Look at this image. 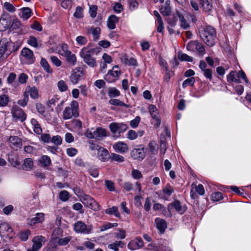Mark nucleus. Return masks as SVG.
Here are the masks:
<instances>
[{"instance_id": "nucleus-1", "label": "nucleus", "mask_w": 251, "mask_h": 251, "mask_svg": "<svg viewBox=\"0 0 251 251\" xmlns=\"http://www.w3.org/2000/svg\"><path fill=\"white\" fill-rule=\"evenodd\" d=\"M200 35L202 40L208 46H213L215 44L216 32L213 27L207 26L200 31Z\"/></svg>"}, {"instance_id": "nucleus-2", "label": "nucleus", "mask_w": 251, "mask_h": 251, "mask_svg": "<svg viewBox=\"0 0 251 251\" xmlns=\"http://www.w3.org/2000/svg\"><path fill=\"white\" fill-rule=\"evenodd\" d=\"M11 47H15V43L9 39L3 38L0 41V62L6 59L12 52Z\"/></svg>"}, {"instance_id": "nucleus-3", "label": "nucleus", "mask_w": 251, "mask_h": 251, "mask_svg": "<svg viewBox=\"0 0 251 251\" xmlns=\"http://www.w3.org/2000/svg\"><path fill=\"white\" fill-rule=\"evenodd\" d=\"M96 51V49H89L87 47H84L81 49L80 52V55L83 58V61L92 67H94L97 65L95 59L92 56Z\"/></svg>"}, {"instance_id": "nucleus-4", "label": "nucleus", "mask_w": 251, "mask_h": 251, "mask_svg": "<svg viewBox=\"0 0 251 251\" xmlns=\"http://www.w3.org/2000/svg\"><path fill=\"white\" fill-rule=\"evenodd\" d=\"M88 130L86 135L89 138H95L96 139L100 140L101 138L108 136L109 133L107 131L102 127H98L95 130Z\"/></svg>"}, {"instance_id": "nucleus-5", "label": "nucleus", "mask_w": 251, "mask_h": 251, "mask_svg": "<svg viewBox=\"0 0 251 251\" xmlns=\"http://www.w3.org/2000/svg\"><path fill=\"white\" fill-rule=\"evenodd\" d=\"M81 201L87 207L94 211H98L100 209V205L91 197L87 195H84L81 198Z\"/></svg>"}, {"instance_id": "nucleus-6", "label": "nucleus", "mask_w": 251, "mask_h": 251, "mask_svg": "<svg viewBox=\"0 0 251 251\" xmlns=\"http://www.w3.org/2000/svg\"><path fill=\"white\" fill-rule=\"evenodd\" d=\"M11 114L15 121H25L26 118V114L24 110L18 105H14L11 108Z\"/></svg>"}, {"instance_id": "nucleus-7", "label": "nucleus", "mask_w": 251, "mask_h": 251, "mask_svg": "<svg viewBox=\"0 0 251 251\" xmlns=\"http://www.w3.org/2000/svg\"><path fill=\"white\" fill-rule=\"evenodd\" d=\"M74 229L75 232L83 234H89L91 232V227L87 226L82 221H78L74 224Z\"/></svg>"}, {"instance_id": "nucleus-8", "label": "nucleus", "mask_w": 251, "mask_h": 251, "mask_svg": "<svg viewBox=\"0 0 251 251\" xmlns=\"http://www.w3.org/2000/svg\"><path fill=\"white\" fill-rule=\"evenodd\" d=\"M109 127L112 133H118L120 134L121 133L125 132L128 127L126 124L113 122L109 125Z\"/></svg>"}, {"instance_id": "nucleus-9", "label": "nucleus", "mask_w": 251, "mask_h": 251, "mask_svg": "<svg viewBox=\"0 0 251 251\" xmlns=\"http://www.w3.org/2000/svg\"><path fill=\"white\" fill-rule=\"evenodd\" d=\"M21 55L26 60L27 63L30 64L34 62L35 58L33 51L27 48H24L21 51Z\"/></svg>"}, {"instance_id": "nucleus-10", "label": "nucleus", "mask_w": 251, "mask_h": 251, "mask_svg": "<svg viewBox=\"0 0 251 251\" xmlns=\"http://www.w3.org/2000/svg\"><path fill=\"white\" fill-rule=\"evenodd\" d=\"M131 156L134 159L142 160L145 156V151L143 148L134 149L131 151Z\"/></svg>"}, {"instance_id": "nucleus-11", "label": "nucleus", "mask_w": 251, "mask_h": 251, "mask_svg": "<svg viewBox=\"0 0 251 251\" xmlns=\"http://www.w3.org/2000/svg\"><path fill=\"white\" fill-rule=\"evenodd\" d=\"M45 219V214L43 213H37L35 214V217L28 219V224L30 226H33L36 224L42 223Z\"/></svg>"}, {"instance_id": "nucleus-12", "label": "nucleus", "mask_w": 251, "mask_h": 251, "mask_svg": "<svg viewBox=\"0 0 251 251\" xmlns=\"http://www.w3.org/2000/svg\"><path fill=\"white\" fill-rule=\"evenodd\" d=\"M143 246V241L141 238L137 237L134 240L130 242L127 247L131 250H135Z\"/></svg>"}, {"instance_id": "nucleus-13", "label": "nucleus", "mask_w": 251, "mask_h": 251, "mask_svg": "<svg viewBox=\"0 0 251 251\" xmlns=\"http://www.w3.org/2000/svg\"><path fill=\"white\" fill-rule=\"evenodd\" d=\"M79 115L78 111H75L70 107H66L63 111V118L65 120L69 119L73 117H77Z\"/></svg>"}, {"instance_id": "nucleus-14", "label": "nucleus", "mask_w": 251, "mask_h": 251, "mask_svg": "<svg viewBox=\"0 0 251 251\" xmlns=\"http://www.w3.org/2000/svg\"><path fill=\"white\" fill-rule=\"evenodd\" d=\"M32 241L33 248L39 250L42 247L43 244L46 242V239L42 236H37L34 237Z\"/></svg>"}, {"instance_id": "nucleus-15", "label": "nucleus", "mask_w": 251, "mask_h": 251, "mask_svg": "<svg viewBox=\"0 0 251 251\" xmlns=\"http://www.w3.org/2000/svg\"><path fill=\"white\" fill-rule=\"evenodd\" d=\"M76 71H75L70 76V81L73 84H76L80 77L83 75V71L80 68H76Z\"/></svg>"}, {"instance_id": "nucleus-16", "label": "nucleus", "mask_w": 251, "mask_h": 251, "mask_svg": "<svg viewBox=\"0 0 251 251\" xmlns=\"http://www.w3.org/2000/svg\"><path fill=\"white\" fill-rule=\"evenodd\" d=\"M13 232V229L8 223L2 222L0 223V236L6 233H10Z\"/></svg>"}, {"instance_id": "nucleus-17", "label": "nucleus", "mask_w": 251, "mask_h": 251, "mask_svg": "<svg viewBox=\"0 0 251 251\" xmlns=\"http://www.w3.org/2000/svg\"><path fill=\"white\" fill-rule=\"evenodd\" d=\"M115 151L120 153H124L128 150L127 145L124 142H117L113 145Z\"/></svg>"}, {"instance_id": "nucleus-18", "label": "nucleus", "mask_w": 251, "mask_h": 251, "mask_svg": "<svg viewBox=\"0 0 251 251\" xmlns=\"http://www.w3.org/2000/svg\"><path fill=\"white\" fill-rule=\"evenodd\" d=\"M98 155L99 159L102 161H106L110 158L108 151L102 147L99 150Z\"/></svg>"}, {"instance_id": "nucleus-19", "label": "nucleus", "mask_w": 251, "mask_h": 251, "mask_svg": "<svg viewBox=\"0 0 251 251\" xmlns=\"http://www.w3.org/2000/svg\"><path fill=\"white\" fill-rule=\"evenodd\" d=\"M155 223L156 225L157 228L162 233L164 232L167 228V223L166 221L159 218H157L155 219Z\"/></svg>"}, {"instance_id": "nucleus-20", "label": "nucleus", "mask_w": 251, "mask_h": 251, "mask_svg": "<svg viewBox=\"0 0 251 251\" xmlns=\"http://www.w3.org/2000/svg\"><path fill=\"white\" fill-rule=\"evenodd\" d=\"M11 22L9 17L1 18L0 19V30L4 31L7 29L11 25Z\"/></svg>"}, {"instance_id": "nucleus-21", "label": "nucleus", "mask_w": 251, "mask_h": 251, "mask_svg": "<svg viewBox=\"0 0 251 251\" xmlns=\"http://www.w3.org/2000/svg\"><path fill=\"white\" fill-rule=\"evenodd\" d=\"M62 55L66 57V60L68 63L73 66L75 64L76 58L75 54L72 53L70 51H66L65 54H62Z\"/></svg>"}, {"instance_id": "nucleus-22", "label": "nucleus", "mask_w": 251, "mask_h": 251, "mask_svg": "<svg viewBox=\"0 0 251 251\" xmlns=\"http://www.w3.org/2000/svg\"><path fill=\"white\" fill-rule=\"evenodd\" d=\"M42 141H62V139L60 136L56 135L54 136L51 139L50 136L49 134L44 133L41 135V137Z\"/></svg>"}, {"instance_id": "nucleus-23", "label": "nucleus", "mask_w": 251, "mask_h": 251, "mask_svg": "<svg viewBox=\"0 0 251 251\" xmlns=\"http://www.w3.org/2000/svg\"><path fill=\"white\" fill-rule=\"evenodd\" d=\"M119 21V18L114 15L110 16L108 19L107 26L110 29H114L116 27L115 24Z\"/></svg>"}, {"instance_id": "nucleus-24", "label": "nucleus", "mask_w": 251, "mask_h": 251, "mask_svg": "<svg viewBox=\"0 0 251 251\" xmlns=\"http://www.w3.org/2000/svg\"><path fill=\"white\" fill-rule=\"evenodd\" d=\"M174 192V188L170 185H167L163 189V194L164 195L163 199L166 201L168 200V199L170 197V196Z\"/></svg>"}, {"instance_id": "nucleus-25", "label": "nucleus", "mask_w": 251, "mask_h": 251, "mask_svg": "<svg viewBox=\"0 0 251 251\" xmlns=\"http://www.w3.org/2000/svg\"><path fill=\"white\" fill-rule=\"evenodd\" d=\"M203 10L209 13L212 9V5L208 0H201L200 2Z\"/></svg>"}, {"instance_id": "nucleus-26", "label": "nucleus", "mask_w": 251, "mask_h": 251, "mask_svg": "<svg viewBox=\"0 0 251 251\" xmlns=\"http://www.w3.org/2000/svg\"><path fill=\"white\" fill-rule=\"evenodd\" d=\"M173 207L176 209V210L182 214L186 210V208L184 206H182L180 204V202L178 200H175L172 203Z\"/></svg>"}, {"instance_id": "nucleus-27", "label": "nucleus", "mask_w": 251, "mask_h": 251, "mask_svg": "<svg viewBox=\"0 0 251 251\" xmlns=\"http://www.w3.org/2000/svg\"><path fill=\"white\" fill-rule=\"evenodd\" d=\"M160 12L165 16L170 15L171 13V7L170 6V4L168 1H166L165 5L162 6L160 9Z\"/></svg>"}, {"instance_id": "nucleus-28", "label": "nucleus", "mask_w": 251, "mask_h": 251, "mask_svg": "<svg viewBox=\"0 0 251 251\" xmlns=\"http://www.w3.org/2000/svg\"><path fill=\"white\" fill-rule=\"evenodd\" d=\"M39 162L43 167H47L51 163L50 157L47 155H43L39 160Z\"/></svg>"}, {"instance_id": "nucleus-29", "label": "nucleus", "mask_w": 251, "mask_h": 251, "mask_svg": "<svg viewBox=\"0 0 251 251\" xmlns=\"http://www.w3.org/2000/svg\"><path fill=\"white\" fill-rule=\"evenodd\" d=\"M124 245V243L121 241H116L114 243L112 244H109L108 245V248L110 249L113 250L114 251H118L119 247L122 248Z\"/></svg>"}, {"instance_id": "nucleus-30", "label": "nucleus", "mask_w": 251, "mask_h": 251, "mask_svg": "<svg viewBox=\"0 0 251 251\" xmlns=\"http://www.w3.org/2000/svg\"><path fill=\"white\" fill-rule=\"evenodd\" d=\"M24 169L26 171H30L33 166V162L31 158H28L24 160L23 164Z\"/></svg>"}, {"instance_id": "nucleus-31", "label": "nucleus", "mask_w": 251, "mask_h": 251, "mask_svg": "<svg viewBox=\"0 0 251 251\" xmlns=\"http://www.w3.org/2000/svg\"><path fill=\"white\" fill-rule=\"evenodd\" d=\"M120 74V70L118 66H115L113 67L112 70L108 71V73L106 75V77H108L110 75H112L113 77H117Z\"/></svg>"}, {"instance_id": "nucleus-32", "label": "nucleus", "mask_w": 251, "mask_h": 251, "mask_svg": "<svg viewBox=\"0 0 251 251\" xmlns=\"http://www.w3.org/2000/svg\"><path fill=\"white\" fill-rule=\"evenodd\" d=\"M30 235L31 231L29 229H26L19 234V238L23 241H26Z\"/></svg>"}, {"instance_id": "nucleus-33", "label": "nucleus", "mask_w": 251, "mask_h": 251, "mask_svg": "<svg viewBox=\"0 0 251 251\" xmlns=\"http://www.w3.org/2000/svg\"><path fill=\"white\" fill-rule=\"evenodd\" d=\"M88 32L92 34L94 41H97L99 39V35L100 33V27H91Z\"/></svg>"}, {"instance_id": "nucleus-34", "label": "nucleus", "mask_w": 251, "mask_h": 251, "mask_svg": "<svg viewBox=\"0 0 251 251\" xmlns=\"http://www.w3.org/2000/svg\"><path fill=\"white\" fill-rule=\"evenodd\" d=\"M105 213L108 214H114L117 218L121 217L118 207L116 206H113L111 208L106 209Z\"/></svg>"}, {"instance_id": "nucleus-35", "label": "nucleus", "mask_w": 251, "mask_h": 251, "mask_svg": "<svg viewBox=\"0 0 251 251\" xmlns=\"http://www.w3.org/2000/svg\"><path fill=\"white\" fill-rule=\"evenodd\" d=\"M109 103L112 105L120 106H124L126 108L129 107V105L125 103L124 102L117 99H111L109 101Z\"/></svg>"}, {"instance_id": "nucleus-36", "label": "nucleus", "mask_w": 251, "mask_h": 251, "mask_svg": "<svg viewBox=\"0 0 251 251\" xmlns=\"http://www.w3.org/2000/svg\"><path fill=\"white\" fill-rule=\"evenodd\" d=\"M41 65L44 69L48 73L51 74L52 72V69L50 68L48 62L45 58H42L41 60Z\"/></svg>"}, {"instance_id": "nucleus-37", "label": "nucleus", "mask_w": 251, "mask_h": 251, "mask_svg": "<svg viewBox=\"0 0 251 251\" xmlns=\"http://www.w3.org/2000/svg\"><path fill=\"white\" fill-rule=\"evenodd\" d=\"M178 58L181 61H185L188 62H192L193 59V58L188 55L183 53L181 52H178L177 55Z\"/></svg>"}, {"instance_id": "nucleus-38", "label": "nucleus", "mask_w": 251, "mask_h": 251, "mask_svg": "<svg viewBox=\"0 0 251 251\" xmlns=\"http://www.w3.org/2000/svg\"><path fill=\"white\" fill-rule=\"evenodd\" d=\"M22 18L25 20L28 19L31 16V10L28 7H25L22 9Z\"/></svg>"}, {"instance_id": "nucleus-39", "label": "nucleus", "mask_w": 251, "mask_h": 251, "mask_svg": "<svg viewBox=\"0 0 251 251\" xmlns=\"http://www.w3.org/2000/svg\"><path fill=\"white\" fill-rule=\"evenodd\" d=\"M192 189H195L196 192L200 195H203L205 193L204 189L201 184L196 185L195 184L193 183L191 185Z\"/></svg>"}, {"instance_id": "nucleus-40", "label": "nucleus", "mask_w": 251, "mask_h": 251, "mask_svg": "<svg viewBox=\"0 0 251 251\" xmlns=\"http://www.w3.org/2000/svg\"><path fill=\"white\" fill-rule=\"evenodd\" d=\"M108 94L109 97L113 98L119 96L120 95V92L116 88L112 87L109 89Z\"/></svg>"}, {"instance_id": "nucleus-41", "label": "nucleus", "mask_w": 251, "mask_h": 251, "mask_svg": "<svg viewBox=\"0 0 251 251\" xmlns=\"http://www.w3.org/2000/svg\"><path fill=\"white\" fill-rule=\"evenodd\" d=\"M57 86H58V89L61 92L66 91L68 88V86L66 84V82L63 80H61L58 82Z\"/></svg>"}, {"instance_id": "nucleus-42", "label": "nucleus", "mask_w": 251, "mask_h": 251, "mask_svg": "<svg viewBox=\"0 0 251 251\" xmlns=\"http://www.w3.org/2000/svg\"><path fill=\"white\" fill-rule=\"evenodd\" d=\"M111 161H115L118 162H122L124 161V157L122 155L116 153H112L110 155Z\"/></svg>"}, {"instance_id": "nucleus-43", "label": "nucleus", "mask_w": 251, "mask_h": 251, "mask_svg": "<svg viewBox=\"0 0 251 251\" xmlns=\"http://www.w3.org/2000/svg\"><path fill=\"white\" fill-rule=\"evenodd\" d=\"M22 25L21 23L17 19H15L13 20L12 23L10 25V29L13 30L19 28Z\"/></svg>"}, {"instance_id": "nucleus-44", "label": "nucleus", "mask_w": 251, "mask_h": 251, "mask_svg": "<svg viewBox=\"0 0 251 251\" xmlns=\"http://www.w3.org/2000/svg\"><path fill=\"white\" fill-rule=\"evenodd\" d=\"M118 224L117 223H107L105 225H102L101 226L100 228V230L101 231H103L106 230H107L109 228H111L113 227L117 226Z\"/></svg>"}, {"instance_id": "nucleus-45", "label": "nucleus", "mask_w": 251, "mask_h": 251, "mask_svg": "<svg viewBox=\"0 0 251 251\" xmlns=\"http://www.w3.org/2000/svg\"><path fill=\"white\" fill-rule=\"evenodd\" d=\"M195 82V79L193 77L186 79L182 84L183 88H186L187 86H193Z\"/></svg>"}, {"instance_id": "nucleus-46", "label": "nucleus", "mask_w": 251, "mask_h": 251, "mask_svg": "<svg viewBox=\"0 0 251 251\" xmlns=\"http://www.w3.org/2000/svg\"><path fill=\"white\" fill-rule=\"evenodd\" d=\"M105 185L108 191H114L115 190L114 183L111 180H105Z\"/></svg>"}, {"instance_id": "nucleus-47", "label": "nucleus", "mask_w": 251, "mask_h": 251, "mask_svg": "<svg viewBox=\"0 0 251 251\" xmlns=\"http://www.w3.org/2000/svg\"><path fill=\"white\" fill-rule=\"evenodd\" d=\"M74 16L76 18H81L83 17V9L80 6H77Z\"/></svg>"}, {"instance_id": "nucleus-48", "label": "nucleus", "mask_w": 251, "mask_h": 251, "mask_svg": "<svg viewBox=\"0 0 251 251\" xmlns=\"http://www.w3.org/2000/svg\"><path fill=\"white\" fill-rule=\"evenodd\" d=\"M211 200L213 201H219L223 198V194L221 192H216L211 195Z\"/></svg>"}, {"instance_id": "nucleus-49", "label": "nucleus", "mask_w": 251, "mask_h": 251, "mask_svg": "<svg viewBox=\"0 0 251 251\" xmlns=\"http://www.w3.org/2000/svg\"><path fill=\"white\" fill-rule=\"evenodd\" d=\"M235 72L231 71L227 76V80L228 82H238V80L235 77Z\"/></svg>"}, {"instance_id": "nucleus-50", "label": "nucleus", "mask_w": 251, "mask_h": 251, "mask_svg": "<svg viewBox=\"0 0 251 251\" xmlns=\"http://www.w3.org/2000/svg\"><path fill=\"white\" fill-rule=\"evenodd\" d=\"M90 175L94 177H97L99 176V171L95 167H91L88 170Z\"/></svg>"}, {"instance_id": "nucleus-51", "label": "nucleus", "mask_w": 251, "mask_h": 251, "mask_svg": "<svg viewBox=\"0 0 251 251\" xmlns=\"http://www.w3.org/2000/svg\"><path fill=\"white\" fill-rule=\"evenodd\" d=\"M71 237L70 236L60 238L58 241V244L60 246H65L67 245L71 240Z\"/></svg>"}, {"instance_id": "nucleus-52", "label": "nucleus", "mask_w": 251, "mask_h": 251, "mask_svg": "<svg viewBox=\"0 0 251 251\" xmlns=\"http://www.w3.org/2000/svg\"><path fill=\"white\" fill-rule=\"evenodd\" d=\"M60 199L63 201H67L69 199V193L65 190L62 191L59 194Z\"/></svg>"}, {"instance_id": "nucleus-53", "label": "nucleus", "mask_w": 251, "mask_h": 251, "mask_svg": "<svg viewBox=\"0 0 251 251\" xmlns=\"http://www.w3.org/2000/svg\"><path fill=\"white\" fill-rule=\"evenodd\" d=\"M76 41L80 45H84L87 42L86 38L83 36H78L76 38Z\"/></svg>"}, {"instance_id": "nucleus-54", "label": "nucleus", "mask_w": 251, "mask_h": 251, "mask_svg": "<svg viewBox=\"0 0 251 251\" xmlns=\"http://www.w3.org/2000/svg\"><path fill=\"white\" fill-rule=\"evenodd\" d=\"M197 41H190L187 46V49L190 51H194L197 47Z\"/></svg>"}, {"instance_id": "nucleus-55", "label": "nucleus", "mask_w": 251, "mask_h": 251, "mask_svg": "<svg viewBox=\"0 0 251 251\" xmlns=\"http://www.w3.org/2000/svg\"><path fill=\"white\" fill-rule=\"evenodd\" d=\"M29 94L30 97L34 99H37L38 97V90L34 87L30 89Z\"/></svg>"}, {"instance_id": "nucleus-56", "label": "nucleus", "mask_w": 251, "mask_h": 251, "mask_svg": "<svg viewBox=\"0 0 251 251\" xmlns=\"http://www.w3.org/2000/svg\"><path fill=\"white\" fill-rule=\"evenodd\" d=\"M140 119H141L139 116H136L133 120L130 121V126L133 128L136 127L140 123Z\"/></svg>"}, {"instance_id": "nucleus-57", "label": "nucleus", "mask_w": 251, "mask_h": 251, "mask_svg": "<svg viewBox=\"0 0 251 251\" xmlns=\"http://www.w3.org/2000/svg\"><path fill=\"white\" fill-rule=\"evenodd\" d=\"M132 177L135 179H138L142 177V175L140 171L138 170H133L131 172Z\"/></svg>"}, {"instance_id": "nucleus-58", "label": "nucleus", "mask_w": 251, "mask_h": 251, "mask_svg": "<svg viewBox=\"0 0 251 251\" xmlns=\"http://www.w3.org/2000/svg\"><path fill=\"white\" fill-rule=\"evenodd\" d=\"M28 43L34 47H38L37 39L33 36H31L28 40Z\"/></svg>"}, {"instance_id": "nucleus-59", "label": "nucleus", "mask_w": 251, "mask_h": 251, "mask_svg": "<svg viewBox=\"0 0 251 251\" xmlns=\"http://www.w3.org/2000/svg\"><path fill=\"white\" fill-rule=\"evenodd\" d=\"M4 7L7 11L10 12H14L16 10L14 6L12 4L7 2H5L4 3Z\"/></svg>"}, {"instance_id": "nucleus-60", "label": "nucleus", "mask_w": 251, "mask_h": 251, "mask_svg": "<svg viewBox=\"0 0 251 251\" xmlns=\"http://www.w3.org/2000/svg\"><path fill=\"white\" fill-rule=\"evenodd\" d=\"M8 98L6 95H1L0 96V105L1 106H5L8 102Z\"/></svg>"}, {"instance_id": "nucleus-61", "label": "nucleus", "mask_w": 251, "mask_h": 251, "mask_svg": "<svg viewBox=\"0 0 251 251\" xmlns=\"http://www.w3.org/2000/svg\"><path fill=\"white\" fill-rule=\"evenodd\" d=\"M27 78L28 76L25 74L22 73L19 76V82L21 84H24L26 82Z\"/></svg>"}, {"instance_id": "nucleus-62", "label": "nucleus", "mask_w": 251, "mask_h": 251, "mask_svg": "<svg viewBox=\"0 0 251 251\" xmlns=\"http://www.w3.org/2000/svg\"><path fill=\"white\" fill-rule=\"evenodd\" d=\"M97 6L96 5H91L90 6L89 13L91 16L94 18L97 15Z\"/></svg>"}, {"instance_id": "nucleus-63", "label": "nucleus", "mask_w": 251, "mask_h": 251, "mask_svg": "<svg viewBox=\"0 0 251 251\" xmlns=\"http://www.w3.org/2000/svg\"><path fill=\"white\" fill-rule=\"evenodd\" d=\"M50 60L52 63L57 67H59L61 65V61L55 56H51Z\"/></svg>"}, {"instance_id": "nucleus-64", "label": "nucleus", "mask_w": 251, "mask_h": 251, "mask_svg": "<svg viewBox=\"0 0 251 251\" xmlns=\"http://www.w3.org/2000/svg\"><path fill=\"white\" fill-rule=\"evenodd\" d=\"M137 133L133 130H130L127 133V138L129 140H134L137 137Z\"/></svg>"}]
</instances>
